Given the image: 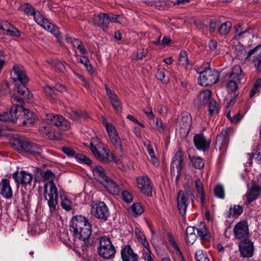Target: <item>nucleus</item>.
<instances>
[{"label":"nucleus","instance_id":"f257e3e1","mask_svg":"<svg viewBox=\"0 0 261 261\" xmlns=\"http://www.w3.org/2000/svg\"><path fill=\"white\" fill-rule=\"evenodd\" d=\"M17 95H11V101L13 106L10 108L9 120L20 126H29L35 123L37 116L34 113L23 107V100Z\"/></svg>","mask_w":261,"mask_h":261},{"label":"nucleus","instance_id":"f03ea898","mask_svg":"<svg viewBox=\"0 0 261 261\" xmlns=\"http://www.w3.org/2000/svg\"><path fill=\"white\" fill-rule=\"evenodd\" d=\"M70 228L73 236L83 241V251L85 250V248L92 246L94 239L91 237V225L86 217L82 215L74 216L71 220Z\"/></svg>","mask_w":261,"mask_h":261},{"label":"nucleus","instance_id":"7ed1b4c3","mask_svg":"<svg viewBox=\"0 0 261 261\" xmlns=\"http://www.w3.org/2000/svg\"><path fill=\"white\" fill-rule=\"evenodd\" d=\"M13 69L11 78L15 83V86L12 95H17L20 97L31 100L33 95L30 93L29 89L25 86L28 82V78L23 68L14 65Z\"/></svg>","mask_w":261,"mask_h":261},{"label":"nucleus","instance_id":"20e7f679","mask_svg":"<svg viewBox=\"0 0 261 261\" xmlns=\"http://www.w3.org/2000/svg\"><path fill=\"white\" fill-rule=\"evenodd\" d=\"M94 178L102 185L112 194L117 195L120 191L119 186L107 175L104 169L100 166H96L92 169Z\"/></svg>","mask_w":261,"mask_h":261},{"label":"nucleus","instance_id":"39448f33","mask_svg":"<svg viewBox=\"0 0 261 261\" xmlns=\"http://www.w3.org/2000/svg\"><path fill=\"white\" fill-rule=\"evenodd\" d=\"M44 196L49 207L51 215L56 214V206L58 202V191L54 181H48L44 187Z\"/></svg>","mask_w":261,"mask_h":261},{"label":"nucleus","instance_id":"423d86ee","mask_svg":"<svg viewBox=\"0 0 261 261\" xmlns=\"http://www.w3.org/2000/svg\"><path fill=\"white\" fill-rule=\"evenodd\" d=\"M13 145L18 151L30 152L35 156H40L42 153V149L40 145L27 139H17L14 140Z\"/></svg>","mask_w":261,"mask_h":261},{"label":"nucleus","instance_id":"0eeeda50","mask_svg":"<svg viewBox=\"0 0 261 261\" xmlns=\"http://www.w3.org/2000/svg\"><path fill=\"white\" fill-rule=\"evenodd\" d=\"M99 246L97 248L99 255L106 259L113 258L115 254V248L109 238L102 237L99 239Z\"/></svg>","mask_w":261,"mask_h":261},{"label":"nucleus","instance_id":"6e6552de","mask_svg":"<svg viewBox=\"0 0 261 261\" xmlns=\"http://www.w3.org/2000/svg\"><path fill=\"white\" fill-rule=\"evenodd\" d=\"M194 195L185 190L178 191L176 196L177 206L181 216L186 215L187 207L191 201H193Z\"/></svg>","mask_w":261,"mask_h":261},{"label":"nucleus","instance_id":"1a4fd4ad","mask_svg":"<svg viewBox=\"0 0 261 261\" xmlns=\"http://www.w3.org/2000/svg\"><path fill=\"white\" fill-rule=\"evenodd\" d=\"M219 75L216 70L207 68L200 72L198 83L202 86L212 85L218 82Z\"/></svg>","mask_w":261,"mask_h":261},{"label":"nucleus","instance_id":"9d476101","mask_svg":"<svg viewBox=\"0 0 261 261\" xmlns=\"http://www.w3.org/2000/svg\"><path fill=\"white\" fill-rule=\"evenodd\" d=\"M183 160V153L180 150H178L174 154L170 166L171 176L172 178L175 177L176 184H178L181 175Z\"/></svg>","mask_w":261,"mask_h":261},{"label":"nucleus","instance_id":"9b49d317","mask_svg":"<svg viewBox=\"0 0 261 261\" xmlns=\"http://www.w3.org/2000/svg\"><path fill=\"white\" fill-rule=\"evenodd\" d=\"M33 16L34 20L38 24L43 27L44 29L50 32L57 38L61 37L58 28L53 23L50 22L48 19L44 18L40 12L35 11Z\"/></svg>","mask_w":261,"mask_h":261},{"label":"nucleus","instance_id":"f8f14e48","mask_svg":"<svg viewBox=\"0 0 261 261\" xmlns=\"http://www.w3.org/2000/svg\"><path fill=\"white\" fill-rule=\"evenodd\" d=\"M91 213L96 218L106 221L110 215L109 209L104 202L98 201L91 205Z\"/></svg>","mask_w":261,"mask_h":261},{"label":"nucleus","instance_id":"ddd939ff","mask_svg":"<svg viewBox=\"0 0 261 261\" xmlns=\"http://www.w3.org/2000/svg\"><path fill=\"white\" fill-rule=\"evenodd\" d=\"M238 247L241 257L249 258L254 255V243L250 239L241 240L238 244Z\"/></svg>","mask_w":261,"mask_h":261},{"label":"nucleus","instance_id":"4468645a","mask_svg":"<svg viewBox=\"0 0 261 261\" xmlns=\"http://www.w3.org/2000/svg\"><path fill=\"white\" fill-rule=\"evenodd\" d=\"M45 119L48 123L59 127L63 131L68 130L70 127L69 122L62 115L48 114L46 115Z\"/></svg>","mask_w":261,"mask_h":261},{"label":"nucleus","instance_id":"2eb2a0df","mask_svg":"<svg viewBox=\"0 0 261 261\" xmlns=\"http://www.w3.org/2000/svg\"><path fill=\"white\" fill-rule=\"evenodd\" d=\"M90 148L94 156L100 162L108 163L115 160L114 155L109 150L102 148L99 150L92 143L90 144Z\"/></svg>","mask_w":261,"mask_h":261},{"label":"nucleus","instance_id":"dca6fc26","mask_svg":"<svg viewBox=\"0 0 261 261\" xmlns=\"http://www.w3.org/2000/svg\"><path fill=\"white\" fill-rule=\"evenodd\" d=\"M233 231L235 239L238 240L248 239L249 231L247 222L245 221L239 222L234 226Z\"/></svg>","mask_w":261,"mask_h":261},{"label":"nucleus","instance_id":"f3484780","mask_svg":"<svg viewBox=\"0 0 261 261\" xmlns=\"http://www.w3.org/2000/svg\"><path fill=\"white\" fill-rule=\"evenodd\" d=\"M231 132V128H226V129H222L220 134L217 137L216 147L222 152H225L227 149Z\"/></svg>","mask_w":261,"mask_h":261},{"label":"nucleus","instance_id":"a211bd4d","mask_svg":"<svg viewBox=\"0 0 261 261\" xmlns=\"http://www.w3.org/2000/svg\"><path fill=\"white\" fill-rule=\"evenodd\" d=\"M139 189L141 192L148 196H152V185L150 179L146 175H142L137 178Z\"/></svg>","mask_w":261,"mask_h":261},{"label":"nucleus","instance_id":"6ab92c4d","mask_svg":"<svg viewBox=\"0 0 261 261\" xmlns=\"http://www.w3.org/2000/svg\"><path fill=\"white\" fill-rule=\"evenodd\" d=\"M260 191L261 187L255 182H253L251 188L244 196V197L246 198L244 203L246 205H248L255 200L258 198Z\"/></svg>","mask_w":261,"mask_h":261},{"label":"nucleus","instance_id":"aec40b11","mask_svg":"<svg viewBox=\"0 0 261 261\" xmlns=\"http://www.w3.org/2000/svg\"><path fill=\"white\" fill-rule=\"evenodd\" d=\"M13 178L18 184L22 185H30L33 180V175L25 171L16 172L13 175Z\"/></svg>","mask_w":261,"mask_h":261},{"label":"nucleus","instance_id":"412c9836","mask_svg":"<svg viewBox=\"0 0 261 261\" xmlns=\"http://www.w3.org/2000/svg\"><path fill=\"white\" fill-rule=\"evenodd\" d=\"M193 141L195 147L198 150L205 151L210 147V142L206 140L203 134L195 135L194 136Z\"/></svg>","mask_w":261,"mask_h":261},{"label":"nucleus","instance_id":"4be33fe9","mask_svg":"<svg viewBox=\"0 0 261 261\" xmlns=\"http://www.w3.org/2000/svg\"><path fill=\"white\" fill-rule=\"evenodd\" d=\"M121 257L122 261H138L139 257L134 252L129 245L123 247L121 250Z\"/></svg>","mask_w":261,"mask_h":261},{"label":"nucleus","instance_id":"5701e85b","mask_svg":"<svg viewBox=\"0 0 261 261\" xmlns=\"http://www.w3.org/2000/svg\"><path fill=\"white\" fill-rule=\"evenodd\" d=\"M0 29L3 30L4 34L14 37H19L20 35L19 31L8 21L0 22Z\"/></svg>","mask_w":261,"mask_h":261},{"label":"nucleus","instance_id":"b1692460","mask_svg":"<svg viewBox=\"0 0 261 261\" xmlns=\"http://www.w3.org/2000/svg\"><path fill=\"white\" fill-rule=\"evenodd\" d=\"M94 23L100 27L103 31L108 28V24L110 22L109 16L105 13L99 14L94 15L93 17Z\"/></svg>","mask_w":261,"mask_h":261},{"label":"nucleus","instance_id":"393cba45","mask_svg":"<svg viewBox=\"0 0 261 261\" xmlns=\"http://www.w3.org/2000/svg\"><path fill=\"white\" fill-rule=\"evenodd\" d=\"M250 57L252 58V61L255 67L258 69L261 67V45L250 49Z\"/></svg>","mask_w":261,"mask_h":261},{"label":"nucleus","instance_id":"a878e982","mask_svg":"<svg viewBox=\"0 0 261 261\" xmlns=\"http://www.w3.org/2000/svg\"><path fill=\"white\" fill-rule=\"evenodd\" d=\"M0 194L6 198L12 197L13 191L9 180L3 179L0 181Z\"/></svg>","mask_w":261,"mask_h":261},{"label":"nucleus","instance_id":"bb28decb","mask_svg":"<svg viewBox=\"0 0 261 261\" xmlns=\"http://www.w3.org/2000/svg\"><path fill=\"white\" fill-rule=\"evenodd\" d=\"M198 236L203 242H209L211 239L210 232L207 230L204 223H200L196 229Z\"/></svg>","mask_w":261,"mask_h":261},{"label":"nucleus","instance_id":"cd10ccee","mask_svg":"<svg viewBox=\"0 0 261 261\" xmlns=\"http://www.w3.org/2000/svg\"><path fill=\"white\" fill-rule=\"evenodd\" d=\"M192 122V119L191 115L186 113L182 114L179 124L181 129L188 133L190 130Z\"/></svg>","mask_w":261,"mask_h":261},{"label":"nucleus","instance_id":"c85d7f7f","mask_svg":"<svg viewBox=\"0 0 261 261\" xmlns=\"http://www.w3.org/2000/svg\"><path fill=\"white\" fill-rule=\"evenodd\" d=\"M235 55L236 58L240 60L245 61L250 59V50H247L243 46H240L236 48Z\"/></svg>","mask_w":261,"mask_h":261},{"label":"nucleus","instance_id":"c756f323","mask_svg":"<svg viewBox=\"0 0 261 261\" xmlns=\"http://www.w3.org/2000/svg\"><path fill=\"white\" fill-rule=\"evenodd\" d=\"M195 227L189 226L186 229V241L187 244L192 245L197 239V235L195 233Z\"/></svg>","mask_w":261,"mask_h":261},{"label":"nucleus","instance_id":"7c9ffc66","mask_svg":"<svg viewBox=\"0 0 261 261\" xmlns=\"http://www.w3.org/2000/svg\"><path fill=\"white\" fill-rule=\"evenodd\" d=\"M243 212V206L240 205H234L233 207L231 206L227 213V217L228 218L238 217Z\"/></svg>","mask_w":261,"mask_h":261},{"label":"nucleus","instance_id":"2f4dec72","mask_svg":"<svg viewBox=\"0 0 261 261\" xmlns=\"http://www.w3.org/2000/svg\"><path fill=\"white\" fill-rule=\"evenodd\" d=\"M226 87L228 92L233 96V98H236L239 94L237 83L231 80L227 83Z\"/></svg>","mask_w":261,"mask_h":261},{"label":"nucleus","instance_id":"473e14b6","mask_svg":"<svg viewBox=\"0 0 261 261\" xmlns=\"http://www.w3.org/2000/svg\"><path fill=\"white\" fill-rule=\"evenodd\" d=\"M189 159L190 160L193 166L195 169H202L204 166V161L203 159L200 157L192 156L189 155Z\"/></svg>","mask_w":261,"mask_h":261},{"label":"nucleus","instance_id":"72a5a7b5","mask_svg":"<svg viewBox=\"0 0 261 261\" xmlns=\"http://www.w3.org/2000/svg\"><path fill=\"white\" fill-rule=\"evenodd\" d=\"M37 174H40L41 179L42 181L48 180L49 181H53L55 176L54 173L49 170L45 171H41L39 169H36Z\"/></svg>","mask_w":261,"mask_h":261},{"label":"nucleus","instance_id":"f704fd0d","mask_svg":"<svg viewBox=\"0 0 261 261\" xmlns=\"http://www.w3.org/2000/svg\"><path fill=\"white\" fill-rule=\"evenodd\" d=\"M109 138L111 143L113 145L115 149L122 152L123 150L122 143L118 134Z\"/></svg>","mask_w":261,"mask_h":261},{"label":"nucleus","instance_id":"c9c22d12","mask_svg":"<svg viewBox=\"0 0 261 261\" xmlns=\"http://www.w3.org/2000/svg\"><path fill=\"white\" fill-rule=\"evenodd\" d=\"M61 200V206L62 208L67 211H69L72 209V203L65 194H60Z\"/></svg>","mask_w":261,"mask_h":261},{"label":"nucleus","instance_id":"e433bc0d","mask_svg":"<svg viewBox=\"0 0 261 261\" xmlns=\"http://www.w3.org/2000/svg\"><path fill=\"white\" fill-rule=\"evenodd\" d=\"M135 234L140 243L146 248H148L149 246V243L146 239L144 234L140 231L139 228L135 229Z\"/></svg>","mask_w":261,"mask_h":261},{"label":"nucleus","instance_id":"4c0bfd02","mask_svg":"<svg viewBox=\"0 0 261 261\" xmlns=\"http://www.w3.org/2000/svg\"><path fill=\"white\" fill-rule=\"evenodd\" d=\"M242 70L239 65H236L232 69L231 77L233 79H237L239 82H240L243 75Z\"/></svg>","mask_w":261,"mask_h":261},{"label":"nucleus","instance_id":"58836bf2","mask_svg":"<svg viewBox=\"0 0 261 261\" xmlns=\"http://www.w3.org/2000/svg\"><path fill=\"white\" fill-rule=\"evenodd\" d=\"M232 24L230 21H226L222 23L219 28V32L221 35H226L230 32Z\"/></svg>","mask_w":261,"mask_h":261},{"label":"nucleus","instance_id":"ea45409f","mask_svg":"<svg viewBox=\"0 0 261 261\" xmlns=\"http://www.w3.org/2000/svg\"><path fill=\"white\" fill-rule=\"evenodd\" d=\"M40 130L43 135H45L48 139H54L56 138L53 132V129L49 126H42L40 128Z\"/></svg>","mask_w":261,"mask_h":261},{"label":"nucleus","instance_id":"a19ab883","mask_svg":"<svg viewBox=\"0 0 261 261\" xmlns=\"http://www.w3.org/2000/svg\"><path fill=\"white\" fill-rule=\"evenodd\" d=\"M135 216H139L141 215L143 212L144 209L141 204L139 203H134L130 208L129 209Z\"/></svg>","mask_w":261,"mask_h":261},{"label":"nucleus","instance_id":"79ce46f5","mask_svg":"<svg viewBox=\"0 0 261 261\" xmlns=\"http://www.w3.org/2000/svg\"><path fill=\"white\" fill-rule=\"evenodd\" d=\"M109 99L114 110L117 113L120 112L121 111V106L117 96L116 95L113 97H111Z\"/></svg>","mask_w":261,"mask_h":261},{"label":"nucleus","instance_id":"37998d69","mask_svg":"<svg viewBox=\"0 0 261 261\" xmlns=\"http://www.w3.org/2000/svg\"><path fill=\"white\" fill-rule=\"evenodd\" d=\"M214 194L217 198L224 199L225 198V192L223 186L221 185L216 186L214 189Z\"/></svg>","mask_w":261,"mask_h":261},{"label":"nucleus","instance_id":"c03bdc74","mask_svg":"<svg viewBox=\"0 0 261 261\" xmlns=\"http://www.w3.org/2000/svg\"><path fill=\"white\" fill-rule=\"evenodd\" d=\"M195 258L196 261H210L206 254L202 250L196 251Z\"/></svg>","mask_w":261,"mask_h":261},{"label":"nucleus","instance_id":"a18cd8bd","mask_svg":"<svg viewBox=\"0 0 261 261\" xmlns=\"http://www.w3.org/2000/svg\"><path fill=\"white\" fill-rule=\"evenodd\" d=\"M165 69L164 68L159 69L155 74L156 77L163 82L167 83L169 81L168 78H166Z\"/></svg>","mask_w":261,"mask_h":261},{"label":"nucleus","instance_id":"49530a36","mask_svg":"<svg viewBox=\"0 0 261 261\" xmlns=\"http://www.w3.org/2000/svg\"><path fill=\"white\" fill-rule=\"evenodd\" d=\"M75 158L80 163H84L88 165H90L92 164V161L84 154H77Z\"/></svg>","mask_w":261,"mask_h":261},{"label":"nucleus","instance_id":"de8ad7c7","mask_svg":"<svg viewBox=\"0 0 261 261\" xmlns=\"http://www.w3.org/2000/svg\"><path fill=\"white\" fill-rule=\"evenodd\" d=\"M211 96L212 93L211 91L208 90L203 91L199 95V98L202 99L203 103L208 101L211 99Z\"/></svg>","mask_w":261,"mask_h":261},{"label":"nucleus","instance_id":"09e8293b","mask_svg":"<svg viewBox=\"0 0 261 261\" xmlns=\"http://www.w3.org/2000/svg\"><path fill=\"white\" fill-rule=\"evenodd\" d=\"M53 65L55 69L59 70L60 72H63L65 70L64 64L60 60H54Z\"/></svg>","mask_w":261,"mask_h":261},{"label":"nucleus","instance_id":"8fccbe9b","mask_svg":"<svg viewBox=\"0 0 261 261\" xmlns=\"http://www.w3.org/2000/svg\"><path fill=\"white\" fill-rule=\"evenodd\" d=\"M179 61L180 63L184 65H188L189 64L188 54L186 51L183 50L180 51L179 57Z\"/></svg>","mask_w":261,"mask_h":261},{"label":"nucleus","instance_id":"3c124183","mask_svg":"<svg viewBox=\"0 0 261 261\" xmlns=\"http://www.w3.org/2000/svg\"><path fill=\"white\" fill-rule=\"evenodd\" d=\"M208 112L210 115H212L214 114L217 113L218 112V108L217 106V103L215 101L211 100L208 104Z\"/></svg>","mask_w":261,"mask_h":261},{"label":"nucleus","instance_id":"603ef678","mask_svg":"<svg viewBox=\"0 0 261 261\" xmlns=\"http://www.w3.org/2000/svg\"><path fill=\"white\" fill-rule=\"evenodd\" d=\"M106 128L109 138L115 136L116 134H118V132L115 127L112 123L108 126L107 127H106Z\"/></svg>","mask_w":261,"mask_h":261},{"label":"nucleus","instance_id":"864d4df0","mask_svg":"<svg viewBox=\"0 0 261 261\" xmlns=\"http://www.w3.org/2000/svg\"><path fill=\"white\" fill-rule=\"evenodd\" d=\"M68 114L70 118L73 120H77L81 117L80 114L76 111L72 109L68 110Z\"/></svg>","mask_w":261,"mask_h":261},{"label":"nucleus","instance_id":"5fc2aeb1","mask_svg":"<svg viewBox=\"0 0 261 261\" xmlns=\"http://www.w3.org/2000/svg\"><path fill=\"white\" fill-rule=\"evenodd\" d=\"M122 196L123 200L126 202H130L133 200L132 195L126 191L122 192Z\"/></svg>","mask_w":261,"mask_h":261},{"label":"nucleus","instance_id":"6e6d98bb","mask_svg":"<svg viewBox=\"0 0 261 261\" xmlns=\"http://www.w3.org/2000/svg\"><path fill=\"white\" fill-rule=\"evenodd\" d=\"M24 12L28 15L33 16L35 11L31 5L27 4L24 7Z\"/></svg>","mask_w":261,"mask_h":261},{"label":"nucleus","instance_id":"4d7b16f0","mask_svg":"<svg viewBox=\"0 0 261 261\" xmlns=\"http://www.w3.org/2000/svg\"><path fill=\"white\" fill-rule=\"evenodd\" d=\"M220 22L217 20H213L210 24V31L211 32H214L218 25H219Z\"/></svg>","mask_w":261,"mask_h":261},{"label":"nucleus","instance_id":"13d9d810","mask_svg":"<svg viewBox=\"0 0 261 261\" xmlns=\"http://www.w3.org/2000/svg\"><path fill=\"white\" fill-rule=\"evenodd\" d=\"M146 116L150 119H154V115L153 114L152 109L150 107H147L146 109L143 110Z\"/></svg>","mask_w":261,"mask_h":261},{"label":"nucleus","instance_id":"bf43d9fd","mask_svg":"<svg viewBox=\"0 0 261 261\" xmlns=\"http://www.w3.org/2000/svg\"><path fill=\"white\" fill-rule=\"evenodd\" d=\"M195 186L198 193L203 192V185L200 179H196L195 181Z\"/></svg>","mask_w":261,"mask_h":261},{"label":"nucleus","instance_id":"052dcab7","mask_svg":"<svg viewBox=\"0 0 261 261\" xmlns=\"http://www.w3.org/2000/svg\"><path fill=\"white\" fill-rule=\"evenodd\" d=\"M245 31H243L241 26H238L236 29L235 37L237 39H240L242 35L245 33Z\"/></svg>","mask_w":261,"mask_h":261},{"label":"nucleus","instance_id":"680f3d73","mask_svg":"<svg viewBox=\"0 0 261 261\" xmlns=\"http://www.w3.org/2000/svg\"><path fill=\"white\" fill-rule=\"evenodd\" d=\"M148 51L147 49H142L137 54V59L138 60H141L145 57L147 54Z\"/></svg>","mask_w":261,"mask_h":261},{"label":"nucleus","instance_id":"e2e57ef3","mask_svg":"<svg viewBox=\"0 0 261 261\" xmlns=\"http://www.w3.org/2000/svg\"><path fill=\"white\" fill-rule=\"evenodd\" d=\"M62 151L68 156H72L74 154V151L69 147H63L61 149Z\"/></svg>","mask_w":261,"mask_h":261},{"label":"nucleus","instance_id":"0e129e2a","mask_svg":"<svg viewBox=\"0 0 261 261\" xmlns=\"http://www.w3.org/2000/svg\"><path fill=\"white\" fill-rule=\"evenodd\" d=\"M155 126L159 132H163L164 130V126L162 121L158 119H156Z\"/></svg>","mask_w":261,"mask_h":261},{"label":"nucleus","instance_id":"69168bd1","mask_svg":"<svg viewBox=\"0 0 261 261\" xmlns=\"http://www.w3.org/2000/svg\"><path fill=\"white\" fill-rule=\"evenodd\" d=\"M44 91L46 95L48 96L53 97L54 94V91L52 88L49 86L44 87Z\"/></svg>","mask_w":261,"mask_h":261},{"label":"nucleus","instance_id":"338daca9","mask_svg":"<svg viewBox=\"0 0 261 261\" xmlns=\"http://www.w3.org/2000/svg\"><path fill=\"white\" fill-rule=\"evenodd\" d=\"M70 41L72 44L73 46L74 47H76L77 48L82 44V42L79 40L75 38H71L70 39Z\"/></svg>","mask_w":261,"mask_h":261},{"label":"nucleus","instance_id":"774afa93","mask_svg":"<svg viewBox=\"0 0 261 261\" xmlns=\"http://www.w3.org/2000/svg\"><path fill=\"white\" fill-rule=\"evenodd\" d=\"M174 247L177 251V255L179 257L180 261H185L181 250L176 244L174 245Z\"/></svg>","mask_w":261,"mask_h":261}]
</instances>
